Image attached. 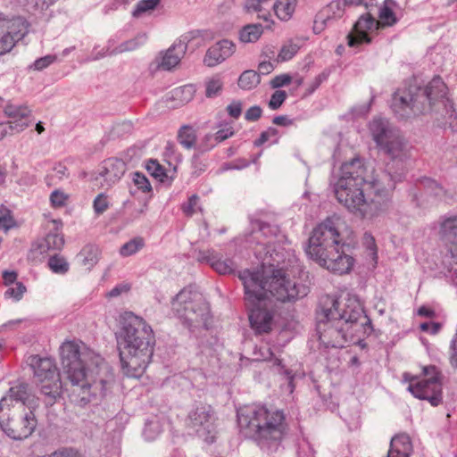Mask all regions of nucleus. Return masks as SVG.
Listing matches in <instances>:
<instances>
[{"label": "nucleus", "mask_w": 457, "mask_h": 457, "mask_svg": "<svg viewBox=\"0 0 457 457\" xmlns=\"http://www.w3.org/2000/svg\"><path fill=\"white\" fill-rule=\"evenodd\" d=\"M28 126V123H15V121L0 123V139L4 138L8 134L19 133L24 130Z\"/></svg>", "instance_id": "nucleus-46"}, {"label": "nucleus", "mask_w": 457, "mask_h": 457, "mask_svg": "<svg viewBox=\"0 0 457 457\" xmlns=\"http://www.w3.org/2000/svg\"><path fill=\"white\" fill-rule=\"evenodd\" d=\"M448 88L443 79L436 76L424 87L410 85L397 89L393 95L391 109L401 120L435 111L440 112L442 105L450 102Z\"/></svg>", "instance_id": "nucleus-6"}, {"label": "nucleus", "mask_w": 457, "mask_h": 457, "mask_svg": "<svg viewBox=\"0 0 457 457\" xmlns=\"http://www.w3.org/2000/svg\"><path fill=\"white\" fill-rule=\"evenodd\" d=\"M199 37V30H192L180 36V37L166 51L160 63V67L162 70L170 71L178 65L187 51V45Z\"/></svg>", "instance_id": "nucleus-17"}, {"label": "nucleus", "mask_w": 457, "mask_h": 457, "mask_svg": "<svg viewBox=\"0 0 457 457\" xmlns=\"http://www.w3.org/2000/svg\"><path fill=\"white\" fill-rule=\"evenodd\" d=\"M378 25V21L370 13L361 15L354 24L353 32L347 36L348 45L353 47L370 43V37L367 32L377 29Z\"/></svg>", "instance_id": "nucleus-19"}, {"label": "nucleus", "mask_w": 457, "mask_h": 457, "mask_svg": "<svg viewBox=\"0 0 457 457\" xmlns=\"http://www.w3.org/2000/svg\"><path fill=\"white\" fill-rule=\"evenodd\" d=\"M199 204V196L197 195H193L188 198V201L182 204V211L187 216H192L195 214L200 207Z\"/></svg>", "instance_id": "nucleus-50"}, {"label": "nucleus", "mask_w": 457, "mask_h": 457, "mask_svg": "<svg viewBox=\"0 0 457 457\" xmlns=\"http://www.w3.org/2000/svg\"><path fill=\"white\" fill-rule=\"evenodd\" d=\"M441 238L457 261V215L445 218L440 225Z\"/></svg>", "instance_id": "nucleus-24"}, {"label": "nucleus", "mask_w": 457, "mask_h": 457, "mask_svg": "<svg viewBox=\"0 0 457 457\" xmlns=\"http://www.w3.org/2000/svg\"><path fill=\"white\" fill-rule=\"evenodd\" d=\"M412 444L407 434H398L392 437L386 457H411Z\"/></svg>", "instance_id": "nucleus-29"}, {"label": "nucleus", "mask_w": 457, "mask_h": 457, "mask_svg": "<svg viewBox=\"0 0 457 457\" xmlns=\"http://www.w3.org/2000/svg\"><path fill=\"white\" fill-rule=\"evenodd\" d=\"M194 94L195 87L192 85H186L176 88L173 91V97L179 99L182 104H187L193 99Z\"/></svg>", "instance_id": "nucleus-47"}, {"label": "nucleus", "mask_w": 457, "mask_h": 457, "mask_svg": "<svg viewBox=\"0 0 457 457\" xmlns=\"http://www.w3.org/2000/svg\"><path fill=\"white\" fill-rule=\"evenodd\" d=\"M147 40V35L145 33H138L133 38L126 40L115 47L112 46V40L108 42V46L105 49H103V53L97 54L95 59H99L106 55H117L126 52H131L138 49Z\"/></svg>", "instance_id": "nucleus-23"}, {"label": "nucleus", "mask_w": 457, "mask_h": 457, "mask_svg": "<svg viewBox=\"0 0 457 457\" xmlns=\"http://www.w3.org/2000/svg\"><path fill=\"white\" fill-rule=\"evenodd\" d=\"M5 215L0 220V229L7 232L9 229L17 226L16 220H14L12 212H5Z\"/></svg>", "instance_id": "nucleus-59"}, {"label": "nucleus", "mask_w": 457, "mask_h": 457, "mask_svg": "<svg viewBox=\"0 0 457 457\" xmlns=\"http://www.w3.org/2000/svg\"><path fill=\"white\" fill-rule=\"evenodd\" d=\"M68 199L67 195L59 190H54L50 195V201L54 207H62Z\"/></svg>", "instance_id": "nucleus-58"}, {"label": "nucleus", "mask_w": 457, "mask_h": 457, "mask_svg": "<svg viewBox=\"0 0 457 457\" xmlns=\"http://www.w3.org/2000/svg\"><path fill=\"white\" fill-rule=\"evenodd\" d=\"M237 418L240 429L267 453L276 452L288 432L287 414L273 405L256 402L240 405Z\"/></svg>", "instance_id": "nucleus-3"}, {"label": "nucleus", "mask_w": 457, "mask_h": 457, "mask_svg": "<svg viewBox=\"0 0 457 457\" xmlns=\"http://www.w3.org/2000/svg\"><path fill=\"white\" fill-rule=\"evenodd\" d=\"M370 131L379 149L392 159L403 160L409 155L408 143L387 120L374 118L370 123Z\"/></svg>", "instance_id": "nucleus-12"}, {"label": "nucleus", "mask_w": 457, "mask_h": 457, "mask_svg": "<svg viewBox=\"0 0 457 457\" xmlns=\"http://www.w3.org/2000/svg\"><path fill=\"white\" fill-rule=\"evenodd\" d=\"M328 77V73L326 71H322L319 75H317L313 80L309 84L308 88L306 89L305 96L312 95L320 86L322 82L327 80Z\"/></svg>", "instance_id": "nucleus-57"}, {"label": "nucleus", "mask_w": 457, "mask_h": 457, "mask_svg": "<svg viewBox=\"0 0 457 457\" xmlns=\"http://www.w3.org/2000/svg\"><path fill=\"white\" fill-rule=\"evenodd\" d=\"M287 99V93L284 90L275 91L269 102L271 110H278Z\"/></svg>", "instance_id": "nucleus-55"}, {"label": "nucleus", "mask_w": 457, "mask_h": 457, "mask_svg": "<svg viewBox=\"0 0 457 457\" xmlns=\"http://www.w3.org/2000/svg\"><path fill=\"white\" fill-rule=\"evenodd\" d=\"M234 135V129L231 126L218 130L213 135H206V139H214V143L211 144L210 146L203 148L204 151L210 150L216 144L220 143Z\"/></svg>", "instance_id": "nucleus-44"}, {"label": "nucleus", "mask_w": 457, "mask_h": 457, "mask_svg": "<svg viewBox=\"0 0 457 457\" xmlns=\"http://www.w3.org/2000/svg\"><path fill=\"white\" fill-rule=\"evenodd\" d=\"M278 129L270 127L267 130L261 133L259 138L254 141V145L260 146L262 144L269 141L272 137H274L273 143H277L278 140Z\"/></svg>", "instance_id": "nucleus-51"}, {"label": "nucleus", "mask_w": 457, "mask_h": 457, "mask_svg": "<svg viewBox=\"0 0 457 457\" xmlns=\"http://www.w3.org/2000/svg\"><path fill=\"white\" fill-rule=\"evenodd\" d=\"M352 181L338 179L335 187L337 199L350 212L364 218L372 217L386 209L390 189L379 188L378 180L368 183Z\"/></svg>", "instance_id": "nucleus-7"}, {"label": "nucleus", "mask_w": 457, "mask_h": 457, "mask_svg": "<svg viewBox=\"0 0 457 457\" xmlns=\"http://www.w3.org/2000/svg\"><path fill=\"white\" fill-rule=\"evenodd\" d=\"M450 361L453 367L457 368V333L453 337L451 343Z\"/></svg>", "instance_id": "nucleus-64"}, {"label": "nucleus", "mask_w": 457, "mask_h": 457, "mask_svg": "<svg viewBox=\"0 0 457 457\" xmlns=\"http://www.w3.org/2000/svg\"><path fill=\"white\" fill-rule=\"evenodd\" d=\"M53 229L46 236L44 239L34 245L32 253L38 252L40 254L46 253L50 250H61L64 245V238L61 232L62 223L61 220H53Z\"/></svg>", "instance_id": "nucleus-20"}, {"label": "nucleus", "mask_w": 457, "mask_h": 457, "mask_svg": "<svg viewBox=\"0 0 457 457\" xmlns=\"http://www.w3.org/2000/svg\"><path fill=\"white\" fill-rule=\"evenodd\" d=\"M54 0H26L27 9L30 12H42L54 4Z\"/></svg>", "instance_id": "nucleus-49"}, {"label": "nucleus", "mask_w": 457, "mask_h": 457, "mask_svg": "<svg viewBox=\"0 0 457 457\" xmlns=\"http://www.w3.org/2000/svg\"><path fill=\"white\" fill-rule=\"evenodd\" d=\"M130 290V286L126 283L118 284L112 290H110L106 296L109 298L118 297L123 293H127Z\"/></svg>", "instance_id": "nucleus-62"}, {"label": "nucleus", "mask_w": 457, "mask_h": 457, "mask_svg": "<svg viewBox=\"0 0 457 457\" xmlns=\"http://www.w3.org/2000/svg\"><path fill=\"white\" fill-rule=\"evenodd\" d=\"M262 113V110L260 106L254 105L250 107L245 113V119L248 121L258 120Z\"/></svg>", "instance_id": "nucleus-61"}, {"label": "nucleus", "mask_w": 457, "mask_h": 457, "mask_svg": "<svg viewBox=\"0 0 457 457\" xmlns=\"http://www.w3.org/2000/svg\"><path fill=\"white\" fill-rule=\"evenodd\" d=\"M320 308L316 330L326 347L342 348L347 343L359 345L373 331L371 320L355 297L342 303L334 295H324L320 300Z\"/></svg>", "instance_id": "nucleus-1"}, {"label": "nucleus", "mask_w": 457, "mask_h": 457, "mask_svg": "<svg viewBox=\"0 0 457 457\" xmlns=\"http://www.w3.org/2000/svg\"><path fill=\"white\" fill-rule=\"evenodd\" d=\"M25 292L26 287L21 282H16L14 287H12L6 290L5 295L19 301L21 299Z\"/></svg>", "instance_id": "nucleus-56"}, {"label": "nucleus", "mask_w": 457, "mask_h": 457, "mask_svg": "<svg viewBox=\"0 0 457 457\" xmlns=\"http://www.w3.org/2000/svg\"><path fill=\"white\" fill-rule=\"evenodd\" d=\"M127 165L124 161L119 158H109L103 163L100 176L104 178L108 186L117 183L125 174Z\"/></svg>", "instance_id": "nucleus-25"}, {"label": "nucleus", "mask_w": 457, "mask_h": 457, "mask_svg": "<svg viewBox=\"0 0 457 457\" xmlns=\"http://www.w3.org/2000/svg\"><path fill=\"white\" fill-rule=\"evenodd\" d=\"M63 372L72 386L94 398L109 395L112 376L104 358L83 344L64 342L60 347Z\"/></svg>", "instance_id": "nucleus-2"}, {"label": "nucleus", "mask_w": 457, "mask_h": 457, "mask_svg": "<svg viewBox=\"0 0 457 457\" xmlns=\"http://www.w3.org/2000/svg\"><path fill=\"white\" fill-rule=\"evenodd\" d=\"M222 87V82L219 78H213L206 83L205 95L207 97L216 96Z\"/></svg>", "instance_id": "nucleus-53"}, {"label": "nucleus", "mask_w": 457, "mask_h": 457, "mask_svg": "<svg viewBox=\"0 0 457 457\" xmlns=\"http://www.w3.org/2000/svg\"><path fill=\"white\" fill-rule=\"evenodd\" d=\"M258 271L245 270L238 278L245 289V301L248 310L251 328L256 334H268L274 324V308L272 301L265 297V287L262 283Z\"/></svg>", "instance_id": "nucleus-8"}, {"label": "nucleus", "mask_w": 457, "mask_h": 457, "mask_svg": "<svg viewBox=\"0 0 457 457\" xmlns=\"http://www.w3.org/2000/svg\"><path fill=\"white\" fill-rule=\"evenodd\" d=\"M27 362L32 368L35 377L40 383L42 395L54 400L63 397L60 374L52 359L31 355L28 358Z\"/></svg>", "instance_id": "nucleus-14"}, {"label": "nucleus", "mask_w": 457, "mask_h": 457, "mask_svg": "<svg viewBox=\"0 0 457 457\" xmlns=\"http://www.w3.org/2000/svg\"><path fill=\"white\" fill-rule=\"evenodd\" d=\"M178 140L185 148H192L196 141L195 130L190 126H183L178 133Z\"/></svg>", "instance_id": "nucleus-37"}, {"label": "nucleus", "mask_w": 457, "mask_h": 457, "mask_svg": "<svg viewBox=\"0 0 457 457\" xmlns=\"http://www.w3.org/2000/svg\"><path fill=\"white\" fill-rule=\"evenodd\" d=\"M174 314L189 328L206 327L210 316L204 295L191 287L181 289L172 299Z\"/></svg>", "instance_id": "nucleus-9"}, {"label": "nucleus", "mask_w": 457, "mask_h": 457, "mask_svg": "<svg viewBox=\"0 0 457 457\" xmlns=\"http://www.w3.org/2000/svg\"><path fill=\"white\" fill-rule=\"evenodd\" d=\"M270 260L264 259L265 263L277 266L271 276L263 279L262 272L261 279L265 287V297L269 293L273 298L281 303H294L304 298L310 292L307 283V275L304 272L295 251L291 248L279 251L276 248L269 249L267 254Z\"/></svg>", "instance_id": "nucleus-4"}, {"label": "nucleus", "mask_w": 457, "mask_h": 457, "mask_svg": "<svg viewBox=\"0 0 457 457\" xmlns=\"http://www.w3.org/2000/svg\"><path fill=\"white\" fill-rule=\"evenodd\" d=\"M366 168L360 158H353L350 162H345L341 167V176L339 179H345L356 183H368L365 179Z\"/></svg>", "instance_id": "nucleus-27"}, {"label": "nucleus", "mask_w": 457, "mask_h": 457, "mask_svg": "<svg viewBox=\"0 0 457 457\" xmlns=\"http://www.w3.org/2000/svg\"><path fill=\"white\" fill-rule=\"evenodd\" d=\"M403 379L408 383L407 389L420 400H441L442 375L434 365L424 366L422 374L403 373Z\"/></svg>", "instance_id": "nucleus-13"}, {"label": "nucleus", "mask_w": 457, "mask_h": 457, "mask_svg": "<svg viewBox=\"0 0 457 457\" xmlns=\"http://www.w3.org/2000/svg\"><path fill=\"white\" fill-rule=\"evenodd\" d=\"M0 25L2 40L11 41L10 50L28 33L29 23L23 17L0 18Z\"/></svg>", "instance_id": "nucleus-18"}, {"label": "nucleus", "mask_w": 457, "mask_h": 457, "mask_svg": "<svg viewBox=\"0 0 457 457\" xmlns=\"http://www.w3.org/2000/svg\"><path fill=\"white\" fill-rule=\"evenodd\" d=\"M442 116L445 120V124L449 125V128L453 131L457 130V113L453 108V104L452 101L446 102L444 105H442Z\"/></svg>", "instance_id": "nucleus-41"}, {"label": "nucleus", "mask_w": 457, "mask_h": 457, "mask_svg": "<svg viewBox=\"0 0 457 457\" xmlns=\"http://www.w3.org/2000/svg\"><path fill=\"white\" fill-rule=\"evenodd\" d=\"M420 183L424 190L429 195H433L435 196H442L445 195L443 187L432 179L424 178Z\"/></svg>", "instance_id": "nucleus-43"}, {"label": "nucleus", "mask_w": 457, "mask_h": 457, "mask_svg": "<svg viewBox=\"0 0 457 457\" xmlns=\"http://www.w3.org/2000/svg\"><path fill=\"white\" fill-rule=\"evenodd\" d=\"M292 78L288 74L276 76L270 82L273 88H278L290 84Z\"/></svg>", "instance_id": "nucleus-63"}, {"label": "nucleus", "mask_w": 457, "mask_h": 457, "mask_svg": "<svg viewBox=\"0 0 457 457\" xmlns=\"http://www.w3.org/2000/svg\"><path fill=\"white\" fill-rule=\"evenodd\" d=\"M160 2L161 0H140L136 4L132 15L136 18H138L142 14L154 10Z\"/></svg>", "instance_id": "nucleus-45"}, {"label": "nucleus", "mask_w": 457, "mask_h": 457, "mask_svg": "<svg viewBox=\"0 0 457 457\" xmlns=\"http://www.w3.org/2000/svg\"><path fill=\"white\" fill-rule=\"evenodd\" d=\"M296 5V0H277L273 4V10L277 17L281 21H288Z\"/></svg>", "instance_id": "nucleus-32"}, {"label": "nucleus", "mask_w": 457, "mask_h": 457, "mask_svg": "<svg viewBox=\"0 0 457 457\" xmlns=\"http://www.w3.org/2000/svg\"><path fill=\"white\" fill-rule=\"evenodd\" d=\"M262 32L261 24L246 25L240 31V40L245 43L255 42L260 38Z\"/></svg>", "instance_id": "nucleus-35"}, {"label": "nucleus", "mask_w": 457, "mask_h": 457, "mask_svg": "<svg viewBox=\"0 0 457 457\" xmlns=\"http://www.w3.org/2000/svg\"><path fill=\"white\" fill-rule=\"evenodd\" d=\"M215 420L212 406L205 402H198L189 410L186 425L205 442L212 443L216 435Z\"/></svg>", "instance_id": "nucleus-15"}, {"label": "nucleus", "mask_w": 457, "mask_h": 457, "mask_svg": "<svg viewBox=\"0 0 457 457\" xmlns=\"http://www.w3.org/2000/svg\"><path fill=\"white\" fill-rule=\"evenodd\" d=\"M56 57L54 55H46L36 60L33 63V67L37 71H42L43 69L48 67L51 63L55 61Z\"/></svg>", "instance_id": "nucleus-60"}, {"label": "nucleus", "mask_w": 457, "mask_h": 457, "mask_svg": "<svg viewBox=\"0 0 457 457\" xmlns=\"http://www.w3.org/2000/svg\"><path fill=\"white\" fill-rule=\"evenodd\" d=\"M135 186L143 192H149L152 189L151 184L147 178L140 173L135 172L132 177Z\"/></svg>", "instance_id": "nucleus-52"}, {"label": "nucleus", "mask_w": 457, "mask_h": 457, "mask_svg": "<svg viewBox=\"0 0 457 457\" xmlns=\"http://www.w3.org/2000/svg\"><path fill=\"white\" fill-rule=\"evenodd\" d=\"M235 45L223 39L210 46L204 57V63L207 67H214L230 57L235 52Z\"/></svg>", "instance_id": "nucleus-21"}, {"label": "nucleus", "mask_w": 457, "mask_h": 457, "mask_svg": "<svg viewBox=\"0 0 457 457\" xmlns=\"http://www.w3.org/2000/svg\"><path fill=\"white\" fill-rule=\"evenodd\" d=\"M252 236L256 238L259 244L270 245L273 237H276L279 232L278 226L270 224L261 220H253L251 222Z\"/></svg>", "instance_id": "nucleus-28"}, {"label": "nucleus", "mask_w": 457, "mask_h": 457, "mask_svg": "<svg viewBox=\"0 0 457 457\" xmlns=\"http://www.w3.org/2000/svg\"><path fill=\"white\" fill-rule=\"evenodd\" d=\"M4 112L11 119L9 121L28 123L26 119L29 114V110L27 106L8 104L4 106Z\"/></svg>", "instance_id": "nucleus-33"}, {"label": "nucleus", "mask_w": 457, "mask_h": 457, "mask_svg": "<svg viewBox=\"0 0 457 457\" xmlns=\"http://www.w3.org/2000/svg\"><path fill=\"white\" fill-rule=\"evenodd\" d=\"M37 419L31 410L27 411L25 402L11 404L0 402V426L14 440H23L32 435L37 428Z\"/></svg>", "instance_id": "nucleus-10"}, {"label": "nucleus", "mask_w": 457, "mask_h": 457, "mask_svg": "<svg viewBox=\"0 0 457 457\" xmlns=\"http://www.w3.org/2000/svg\"><path fill=\"white\" fill-rule=\"evenodd\" d=\"M30 396H32L31 388L25 382H17L15 385L12 386L8 390L7 395H3L0 400H7L9 397L10 400H28Z\"/></svg>", "instance_id": "nucleus-31"}, {"label": "nucleus", "mask_w": 457, "mask_h": 457, "mask_svg": "<svg viewBox=\"0 0 457 457\" xmlns=\"http://www.w3.org/2000/svg\"><path fill=\"white\" fill-rule=\"evenodd\" d=\"M79 257L82 264L90 269L98 261V249L94 245H87L80 251Z\"/></svg>", "instance_id": "nucleus-38"}, {"label": "nucleus", "mask_w": 457, "mask_h": 457, "mask_svg": "<svg viewBox=\"0 0 457 457\" xmlns=\"http://www.w3.org/2000/svg\"><path fill=\"white\" fill-rule=\"evenodd\" d=\"M300 49V45L295 42L293 39L286 42L281 47L278 55V60L280 62H286L292 59Z\"/></svg>", "instance_id": "nucleus-40"}, {"label": "nucleus", "mask_w": 457, "mask_h": 457, "mask_svg": "<svg viewBox=\"0 0 457 457\" xmlns=\"http://www.w3.org/2000/svg\"><path fill=\"white\" fill-rule=\"evenodd\" d=\"M145 245V240L137 237L125 243L120 248V254L123 257H128L137 253Z\"/></svg>", "instance_id": "nucleus-39"}, {"label": "nucleus", "mask_w": 457, "mask_h": 457, "mask_svg": "<svg viewBox=\"0 0 457 457\" xmlns=\"http://www.w3.org/2000/svg\"><path fill=\"white\" fill-rule=\"evenodd\" d=\"M48 267L54 273L65 274L68 272L70 265L64 257L54 254L49 258Z\"/></svg>", "instance_id": "nucleus-42"}, {"label": "nucleus", "mask_w": 457, "mask_h": 457, "mask_svg": "<svg viewBox=\"0 0 457 457\" xmlns=\"http://www.w3.org/2000/svg\"><path fill=\"white\" fill-rule=\"evenodd\" d=\"M199 259L209 263L215 271L221 275L231 274L236 270V263L232 259H222L212 250L201 253Z\"/></svg>", "instance_id": "nucleus-26"}, {"label": "nucleus", "mask_w": 457, "mask_h": 457, "mask_svg": "<svg viewBox=\"0 0 457 457\" xmlns=\"http://www.w3.org/2000/svg\"><path fill=\"white\" fill-rule=\"evenodd\" d=\"M123 373L138 378L150 363L155 338L152 328L132 312L125 313L118 337Z\"/></svg>", "instance_id": "nucleus-5"}, {"label": "nucleus", "mask_w": 457, "mask_h": 457, "mask_svg": "<svg viewBox=\"0 0 457 457\" xmlns=\"http://www.w3.org/2000/svg\"><path fill=\"white\" fill-rule=\"evenodd\" d=\"M145 168L153 177L161 181H164V178L167 177L164 168L156 160H149Z\"/></svg>", "instance_id": "nucleus-48"}, {"label": "nucleus", "mask_w": 457, "mask_h": 457, "mask_svg": "<svg viewBox=\"0 0 457 457\" xmlns=\"http://www.w3.org/2000/svg\"><path fill=\"white\" fill-rule=\"evenodd\" d=\"M397 4L395 0H385L382 7L379 9L378 17L383 26H393L397 22V18L394 12Z\"/></svg>", "instance_id": "nucleus-30"}, {"label": "nucleus", "mask_w": 457, "mask_h": 457, "mask_svg": "<svg viewBox=\"0 0 457 457\" xmlns=\"http://www.w3.org/2000/svg\"><path fill=\"white\" fill-rule=\"evenodd\" d=\"M94 211L96 214H103L109 208V201L104 194H99L93 203Z\"/></svg>", "instance_id": "nucleus-54"}, {"label": "nucleus", "mask_w": 457, "mask_h": 457, "mask_svg": "<svg viewBox=\"0 0 457 457\" xmlns=\"http://www.w3.org/2000/svg\"><path fill=\"white\" fill-rule=\"evenodd\" d=\"M345 8L340 0H334L321 9L315 17L313 29L320 33L332 21L341 18Z\"/></svg>", "instance_id": "nucleus-22"}, {"label": "nucleus", "mask_w": 457, "mask_h": 457, "mask_svg": "<svg viewBox=\"0 0 457 457\" xmlns=\"http://www.w3.org/2000/svg\"><path fill=\"white\" fill-rule=\"evenodd\" d=\"M343 247H335L328 252L326 251L320 258L314 256L312 259L333 273L339 275L346 274L353 269L354 259L345 253Z\"/></svg>", "instance_id": "nucleus-16"}, {"label": "nucleus", "mask_w": 457, "mask_h": 457, "mask_svg": "<svg viewBox=\"0 0 457 457\" xmlns=\"http://www.w3.org/2000/svg\"><path fill=\"white\" fill-rule=\"evenodd\" d=\"M270 0H246L245 9L248 12H257L258 18L268 21L270 13L266 10L265 5Z\"/></svg>", "instance_id": "nucleus-36"}, {"label": "nucleus", "mask_w": 457, "mask_h": 457, "mask_svg": "<svg viewBox=\"0 0 457 457\" xmlns=\"http://www.w3.org/2000/svg\"><path fill=\"white\" fill-rule=\"evenodd\" d=\"M260 82V74L253 70L245 71L238 79V86L245 90L257 87Z\"/></svg>", "instance_id": "nucleus-34"}, {"label": "nucleus", "mask_w": 457, "mask_h": 457, "mask_svg": "<svg viewBox=\"0 0 457 457\" xmlns=\"http://www.w3.org/2000/svg\"><path fill=\"white\" fill-rule=\"evenodd\" d=\"M345 228V223L339 216L328 217L313 228L306 249L307 254L311 258L314 256L320 258L326 251L345 246V242L343 233Z\"/></svg>", "instance_id": "nucleus-11"}]
</instances>
